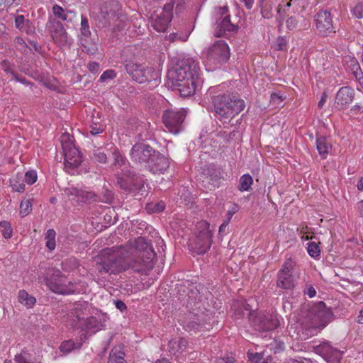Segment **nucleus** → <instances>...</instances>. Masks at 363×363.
Segmentation results:
<instances>
[{
	"mask_svg": "<svg viewBox=\"0 0 363 363\" xmlns=\"http://www.w3.org/2000/svg\"><path fill=\"white\" fill-rule=\"evenodd\" d=\"M155 256L152 246L144 238L139 237L129 247L102 250L94 262L96 270L101 274H116L129 268L145 273L152 268Z\"/></svg>",
	"mask_w": 363,
	"mask_h": 363,
	"instance_id": "nucleus-1",
	"label": "nucleus"
},
{
	"mask_svg": "<svg viewBox=\"0 0 363 363\" xmlns=\"http://www.w3.org/2000/svg\"><path fill=\"white\" fill-rule=\"evenodd\" d=\"M199 63L193 58H186L168 70L167 78L172 86L178 89L181 96L186 97L194 94L199 83Z\"/></svg>",
	"mask_w": 363,
	"mask_h": 363,
	"instance_id": "nucleus-2",
	"label": "nucleus"
},
{
	"mask_svg": "<svg viewBox=\"0 0 363 363\" xmlns=\"http://www.w3.org/2000/svg\"><path fill=\"white\" fill-rule=\"evenodd\" d=\"M223 85L211 88V92L218 93L211 99L216 116L223 123H229L233 118L240 114L245 107V102L236 94L222 91Z\"/></svg>",
	"mask_w": 363,
	"mask_h": 363,
	"instance_id": "nucleus-3",
	"label": "nucleus"
},
{
	"mask_svg": "<svg viewBox=\"0 0 363 363\" xmlns=\"http://www.w3.org/2000/svg\"><path fill=\"white\" fill-rule=\"evenodd\" d=\"M235 315L240 317H247L254 326L257 327L258 330H271L277 328L279 322L275 314H268L263 317H257V314L253 311L250 306L242 303L240 304L236 303L233 305Z\"/></svg>",
	"mask_w": 363,
	"mask_h": 363,
	"instance_id": "nucleus-4",
	"label": "nucleus"
},
{
	"mask_svg": "<svg viewBox=\"0 0 363 363\" xmlns=\"http://www.w3.org/2000/svg\"><path fill=\"white\" fill-rule=\"evenodd\" d=\"M65 157V169L69 174H73L82 163V155L74 144L73 137L67 133H64L60 138Z\"/></svg>",
	"mask_w": 363,
	"mask_h": 363,
	"instance_id": "nucleus-5",
	"label": "nucleus"
},
{
	"mask_svg": "<svg viewBox=\"0 0 363 363\" xmlns=\"http://www.w3.org/2000/svg\"><path fill=\"white\" fill-rule=\"evenodd\" d=\"M44 281L49 289L54 293L69 294L75 291L74 285L59 269H48Z\"/></svg>",
	"mask_w": 363,
	"mask_h": 363,
	"instance_id": "nucleus-6",
	"label": "nucleus"
},
{
	"mask_svg": "<svg viewBox=\"0 0 363 363\" xmlns=\"http://www.w3.org/2000/svg\"><path fill=\"white\" fill-rule=\"evenodd\" d=\"M125 68L127 73L135 82L139 83L153 82L155 86L159 83L160 73L152 67L130 62L125 65Z\"/></svg>",
	"mask_w": 363,
	"mask_h": 363,
	"instance_id": "nucleus-7",
	"label": "nucleus"
},
{
	"mask_svg": "<svg viewBox=\"0 0 363 363\" xmlns=\"http://www.w3.org/2000/svg\"><path fill=\"white\" fill-rule=\"evenodd\" d=\"M332 318L331 310L322 301L313 306L306 316L309 326L315 330H322L331 321Z\"/></svg>",
	"mask_w": 363,
	"mask_h": 363,
	"instance_id": "nucleus-8",
	"label": "nucleus"
},
{
	"mask_svg": "<svg viewBox=\"0 0 363 363\" xmlns=\"http://www.w3.org/2000/svg\"><path fill=\"white\" fill-rule=\"evenodd\" d=\"M198 233L196 238L190 241L189 247L199 255L205 254L212 243V230L206 221H201L197 225Z\"/></svg>",
	"mask_w": 363,
	"mask_h": 363,
	"instance_id": "nucleus-9",
	"label": "nucleus"
},
{
	"mask_svg": "<svg viewBox=\"0 0 363 363\" xmlns=\"http://www.w3.org/2000/svg\"><path fill=\"white\" fill-rule=\"evenodd\" d=\"M230 58V49L223 40H217L206 51V63L218 65L226 62Z\"/></svg>",
	"mask_w": 363,
	"mask_h": 363,
	"instance_id": "nucleus-10",
	"label": "nucleus"
},
{
	"mask_svg": "<svg viewBox=\"0 0 363 363\" xmlns=\"http://www.w3.org/2000/svg\"><path fill=\"white\" fill-rule=\"evenodd\" d=\"M185 115L186 111L183 108L166 110L163 113L162 119L167 130L172 133L177 134L182 129V124Z\"/></svg>",
	"mask_w": 363,
	"mask_h": 363,
	"instance_id": "nucleus-11",
	"label": "nucleus"
},
{
	"mask_svg": "<svg viewBox=\"0 0 363 363\" xmlns=\"http://www.w3.org/2000/svg\"><path fill=\"white\" fill-rule=\"evenodd\" d=\"M101 15L105 21H119L124 23L125 16L121 11V5L116 0H108L104 1L101 7Z\"/></svg>",
	"mask_w": 363,
	"mask_h": 363,
	"instance_id": "nucleus-12",
	"label": "nucleus"
},
{
	"mask_svg": "<svg viewBox=\"0 0 363 363\" xmlns=\"http://www.w3.org/2000/svg\"><path fill=\"white\" fill-rule=\"evenodd\" d=\"M294 263L287 259L279 270L277 279V286L284 289H291L295 286L296 280L292 275Z\"/></svg>",
	"mask_w": 363,
	"mask_h": 363,
	"instance_id": "nucleus-13",
	"label": "nucleus"
},
{
	"mask_svg": "<svg viewBox=\"0 0 363 363\" xmlns=\"http://www.w3.org/2000/svg\"><path fill=\"white\" fill-rule=\"evenodd\" d=\"M155 152L150 145L144 143H138L133 146L130 157L135 162L144 164L145 167L150 163L152 153Z\"/></svg>",
	"mask_w": 363,
	"mask_h": 363,
	"instance_id": "nucleus-14",
	"label": "nucleus"
},
{
	"mask_svg": "<svg viewBox=\"0 0 363 363\" xmlns=\"http://www.w3.org/2000/svg\"><path fill=\"white\" fill-rule=\"evenodd\" d=\"M314 352L321 355L328 363H340L342 353L333 347L328 342H323L314 347Z\"/></svg>",
	"mask_w": 363,
	"mask_h": 363,
	"instance_id": "nucleus-15",
	"label": "nucleus"
},
{
	"mask_svg": "<svg viewBox=\"0 0 363 363\" xmlns=\"http://www.w3.org/2000/svg\"><path fill=\"white\" fill-rule=\"evenodd\" d=\"M147 165L150 171L153 173H164L169 165V160L164 156L160 155L158 152H153L151 160Z\"/></svg>",
	"mask_w": 363,
	"mask_h": 363,
	"instance_id": "nucleus-16",
	"label": "nucleus"
},
{
	"mask_svg": "<svg viewBox=\"0 0 363 363\" xmlns=\"http://www.w3.org/2000/svg\"><path fill=\"white\" fill-rule=\"evenodd\" d=\"M354 96V91L352 89L348 86L342 87L336 94L335 103L337 104L338 108H346L352 102Z\"/></svg>",
	"mask_w": 363,
	"mask_h": 363,
	"instance_id": "nucleus-17",
	"label": "nucleus"
},
{
	"mask_svg": "<svg viewBox=\"0 0 363 363\" xmlns=\"http://www.w3.org/2000/svg\"><path fill=\"white\" fill-rule=\"evenodd\" d=\"M50 28L51 37L53 40L62 45L68 42V37L62 24H52Z\"/></svg>",
	"mask_w": 363,
	"mask_h": 363,
	"instance_id": "nucleus-18",
	"label": "nucleus"
},
{
	"mask_svg": "<svg viewBox=\"0 0 363 363\" xmlns=\"http://www.w3.org/2000/svg\"><path fill=\"white\" fill-rule=\"evenodd\" d=\"M238 30V24H216L214 29V35L216 37L229 38Z\"/></svg>",
	"mask_w": 363,
	"mask_h": 363,
	"instance_id": "nucleus-19",
	"label": "nucleus"
},
{
	"mask_svg": "<svg viewBox=\"0 0 363 363\" xmlns=\"http://www.w3.org/2000/svg\"><path fill=\"white\" fill-rule=\"evenodd\" d=\"M188 341L183 338H174L171 340L168 343V350L173 355H177L182 352L187 347Z\"/></svg>",
	"mask_w": 363,
	"mask_h": 363,
	"instance_id": "nucleus-20",
	"label": "nucleus"
},
{
	"mask_svg": "<svg viewBox=\"0 0 363 363\" xmlns=\"http://www.w3.org/2000/svg\"><path fill=\"white\" fill-rule=\"evenodd\" d=\"M64 191L65 194L71 199H76L77 201H85L91 198L90 193L78 189L74 186L66 188Z\"/></svg>",
	"mask_w": 363,
	"mask_h": 363,
	"instance_id": "nucleus-21",
	"label": "nucleus"
},
{
	"mask_svg": "<svg viewBox=\"0 0 363 363\" xmlns=\"http://www.w3.org/2000/svg\"><path fill=\"white\" fill-rule=\"evenodd\" d=\"M316 147L319 155L323 159H325L331 150L332 146L327 138L321 136L316 138Z\"/></svg>",
	"mask_w": 363,
	"mask_h": 363,
	"instance_id": "nucleus-22",
	"label": "nucleus"
},
{
	"mask_svg": "<svg viewBox=\"0 0 363 363\" xmlns=\"http://www.w3.org/2000/svg\"><path fill=\"white\" fill-rule=\"evenodd\" d=\"M124 355L122 346H115L110 352L108 363H125Z\"/></svg>",
	"mask_w": 363,
	"mask_h": 363,
	"instance_id": "nucleus-23",
	"label": "nucleus"
},
{
	"mask_svg": "<svg viewBox=\"0 0 363 363\" xmlns=\"http://www.w3.org/2000/svg\"><path fill=\"white\" fill-rule=\"evenodd\" d=\"M82 347V342L77 340V342L73 340H68L63 341L60 346V350L64 354H68L72 351L79 350Z\"/></svg>",
	"mask_w": 363,
	"mask_h": 363,
	"instance_id": "nucleus-24",
	"label": "nucleus"
},
{
	"mask_svg": "<svg viewBox=\"0 0 363 363\" xmlns=\"http://www.w3.org/2000/svg\"><path fill=\"white\" fill-rule=\"evenodd\" d=\"M81 46L82 50L89 54V55H94L96 53L98 50L97 45L94 41V39L92 38H83L80 40Z\"/></svg>",
	"mask_w": 363,
	"mask_h": 363,
	"instance_id": "nucleus-25",
	"label": "nucleus"
},
{
	"mask_svg": "<svg viewBox=\"0 0 363 363\" xmlns=\"http://www.w3.org/2000/svg\"><path fill=\"white\" fill-rule=\"evenodd\" d=\"M347 68L350 69L352 74L356 78H360L362 76V72L361 70L358 61L351 57H348L345 60Z\"/></svg>",
	"mask_w": 363,
	"mask_h": 363,
	"instance_id": "nucleus-26",
	"label": "nucleus"
},
{
	"mask_svg": "<svg viewBox=\"0 0 363 363\" xmlns=\"http://www.w3.org/2000/svg\"><path fill=\"white\" fill-rule=\"evenodd\" d=\"M113 157L114 162L113 167L116 168H122V171L124 174H126V169L128 166V161L126 159L118 152V150H115L113 152Z\"/></svg>",
	"mask_w": 363,
	"mask_h": 363,
	"instance_id": "nucleus-27",
	"label": "nucleus"
},
{
	"mask_svg": "<svg viewBox=\"0 0 363 363\" xmlns=\"http://www.w3.org/2000/svg\"><path fill=\"white\" fill-rule=\"evenodd\" d=\"M253 184V179L249 174H245L241 176L239 180L238 189L243 191H250L251 186Z\"/></svg>",
	"mask_w": 363,
	"mask_h": 363,
	"instance_id": "nucleus-28",
	"label": "nucleus"
},
{
	"mask_svg": "<svg viewBox=\"0 0 363 363\" xmlns=\"http://www.w3.org/2000/svg\"><path fill=\"white\" fill-rule=\"evenodd\" d=\"M173 8L174 3L166 4L164 7L162 12L160 13L159 17L164 21V23H171L173 18Z\"/></svg>",
	"mask_w": 363,
	"mask_h": 363,
	"instance_id": "nucleus-29",
	"label": "nucleus"
},
{
	"mask_svg": "<svg viewBox=\"0 0 363 363\" xmlns=\"http://www.w3.org/2000/svg\"><path fill=\"white\" fill-rule=\"evenodd\" d=\"M117 183L121 189L125 190H131L134 185L133 174L129 172V174L126 175V178L118 177Z\"/></svg>",
	"mask_w": 363,
	"mask_h": 363,
	"instance_id": "nucleus-30",
	"label": "nucleus"
},
{
	"mask_svg": "<svg viewBox=\"0 0 363 363\" xmlns=\"http://www.w3.org/2000/svg\"><path fill=\"white\" fill-rule=\"evenodd\" d=\"M92 158L94 161L101 164H106L108 160L106 154L104 152V150L100 147L95 148L93 150Z\"/></svg>",
	"mask_w": 363,
	"mask_h": 363,
	"instance_id": "nucleus-31",
	"label": "nucleus"
},
{
	"mask_svg": "<svg viewBox=\"0 0 363 363\" xmlns=\"http://www.w3.org/2000/svg\"><path fill=\"white\" fill-rule=\"evenodd\" d=\"M55 236L56 233L53 229H49L45 235V244L46 247L50 250H53L55 248Z\"/></svg>",
	"mask_w": 363,
	"mask_h": 363,
	"instance_id": "nucleus-32",
	"label": "nucleus"
},
{
	"mask_svg": "<svg viewBox=\"0 0 363 363\" xmlns=\"http://www.w3.org/2000/svg\"><path fill=\"white\" fill-rule=\"evenodd\" d=\"M217 15L218 17L216 23H231L230 16L229 14L228 8L227 6L219 8V11Z\"/></svg>",
	"mask_w": 363,
	"mask_h": 363,
	"instance_id": "nucleus-33",
	"label": "nucleus"
},
{
	"mask_svg": "<svg viewBox=\"0 0 363 363\" xmlns=\"http://www.w3.org/2000/svg\"><path fill=\"white\" fill-rule=\"evenodd\" d=\"M315 23H332L331 14L327 11H320L315 16Z\"/></svg>",
	"mask_w": 363,
	"mask_h": 363,
	"instance_id": "nucleus-34",
	"label": "nucleus"
},
{
	"mask_svg": "<svg viewBox=\"0 0 363 363\" xmlns=\"http://www.w3.org/2000/svg\"><path fill=\"white\" fill-rule=\"evenodd\" d=\"M308 255L315 259H317L320 257V250L318 245L315 242H311L308 244Z\"/></svg>",
	"mask_w": 363,
	"mask_h": 363,
	"instance_id": "nucleus-35",
	"label": "nucleus"
},
{
	"mask_svg": "<svg viewBox=\"0 0 363 363\" xmlns=\"http://www.w3.org/2000/svg\"><path fill=\"white\" fill-rule=\"evenodd\" d=\"M316 29L323 36L335 32L333 24H316Z\"/></svg>",
	"mask_w": 363,
	"mask_h": 363,
	"instance_id": "nucleus-36",
	"label": "nucleus"
},
{
	"mask_svg": "<svg viewBox=\"0 0 363 363\" xmlns=\"http://www.w3.org/2000/svg\"><path fill=\"white\" fill-rule=\"evenodd\" d=\"M0 228L1 229L2 235L6 238H10L12 235V229L11 225L7 221L0 222Z\"/></svg>",
	"mask_w": 363,
	"mask_h": 363,
	"instance_id": "nucleus-37",
	"label": "nucleus"
},
{
	"mask_svg": "<svg viewBox=\"0 0 363 363\" xmlns=\"http://www.w3.org/2000/svg\"><path fill=\"white\" fill-rule=\"evenodd\" d=\"M38 179V174L35 170L31 169L26 172L24 174V182L28 185L34 184Z\"/></svg>",
	"mask_w": 363,
	"mask_h": 363,
	"instance_id": "nucleus-38",
	"label": "nucleus"
},
{
	"mask_svg": "<svg viewBox=\"0 0 363 363\" xmlns=\"http://www.w3.org/2000/svg\"><path fill=\"white\" fill-rule=\"evenodd\" d=\"M116 77V72L113 69H108L103 72L99 78L100 82H104L108 79H113Z\"/></svg>",
	"mask_w": 363,
	"mask_h": 363,
	"instance_id": "nucleus-39",
	"label": "nucleus"
},
{
	"mask_svg": "<svg viewBox=\"0 0 363 363\" xmlns=\"http://www.w3.org/2000/svg\"><path fill=\"white\" fill-rule=\"evenodd\" d=\"M79 20V15L77 14L72 11L67 10L66 15L62 18V21L72 23V21H78Z\"/></svg>",
	"mask_w": 363,
	"mask_h": 363,
	"instance_id": "nucleus-40",
	"label": "nucleus"
},
{
	"mask_svg": "<svg viewBox=\"0 0 363 363\" xmlns=\"http://www.w3.org/2000/svg\"><path fill=\"white\" fill-rule=\"evenodd\" d=\"M352 14L357 18H363V1L358 2L352 10Z\"/></svg>",
	"mask_w": 363,
	"mask_h": 363,
	"instance_id": "nucleus-41",
	"label": "nucleus"
},
{
	"mask_svg": "<svg viewBox=\"0 0 363 363\" xmlns=\"http://www.w3.org/2000/svg\"><path fill=\"white\" fill-rule=\"evenodd\" d=\"M235 357L231 353H225L216 361V363H234Z\"/></svg>",
	"mask_w": 363,
	"mask_h": 363,
	"instance_id": "nucleus-42",
	"label": "nucleus"
},
{
	"mask_svg": "<svg viewBox=\"0 0 363 363\" xmlns=\"http://www.w3.org/2000/svg\"><path fill=\"white\" fill-rule=\"evenodd\" d=\"M287 40L284 37H279L274 45L277 50H284L286 48Z\"/></svg>",
	"mask_w": 363,
	"mask_h": 363,
	"instance_id": "nucleus-43",
	"label": "nucleus"
},
{
	"mask_svg": "<svg viewBox=\"0 0 363 363\" xmlns=\"http://www.w3.org/2000/svg\"><path fill=\"white\" fill-rule=\"evenodd\" d=\"M104 130V125L102 124H98L93 123L90 125V133L93 135H97L99 133H103Z\"/></svg>",
	"mask_w": 363,
	"mask_h": 363,
	"instance_id": "nucleus-44",
	"label": "nucleus"
},
{
	"mask_svg": "<svg viewBox=\"0 0 363 363\" xmlns=\"http://www.w3.org/2000/svg\"><path fill=\"white\" fill-rule=\"evenodd\" d=\"M81 33L79 35V39L82 40L84 38H91V31L89 24H81Z\"/></svg>",
	"mask_w": 363,
	"mask_h": 363,
	"instance_id": "nucleus-45",
	"label": "nucleus"
},
{
	"mask_svg": "<svg viewBox=\"0 0 363 363\" xmlns=\"http://www.w3.org/2000/svg\"><path fill=\"white\" fill-rule=\"evenodd\" d=\"M52 11L57 18L62 21V18L66 15L67 10L56 4L52 7Z\"/></svg>",
	"mask_w": 363,
	"mask_h": 363,
	"instance_id": "nucleus-46",
	"label": "nucleus"
},
{
	"mask_svg": "<svg viewBox=\"0 0 363 363\" xmlns=\"http://www.w3.org/2000/svg\"><path fill=\"white\" fill-rule=\"evenodd\" d=\"M188 25L189 26L188 28H185L186 34L182 35V34H178V33H172V35L174 36L173 40L175 38H178L179 40H182V41H186L187 40L189 35H190L191 32L194 29V27L191 26L190 24H188ZM170 35H172V34Z\"/></svg>",
	"mask_w": 363,
	"mask_h": 363,
	"instance_id": "nucleus-47",
	"label": "nucleus"
},
{
	"mask_svg": "<svg viewBox=\"0 0 363 363\" xmlns=\"http://www.w3.org/2000/svg\"><path fill=\"white\" fill-rule=\"evenodd\" d=\"M88 327L99 330H101L104 325L101 323L99 324L96 318L91 317L88 320Z\"/></svg>",
	"mask_w": 363,
	"mask_h": 363,
	"instance_id": "nucleus-48",
	"label": "nucleus"
},
{
	"mask_svg": "<svg viewBox=\"0 0 363 363\" xmlns=\"http://www.w3.org/2000/svg\"><path fill=\"white\" fill-rule=\"evenodd\" d=\"M199 326V324L195 320L190 321V320H186L184 322V327L187 330H197Z\"/></svg>",
	"mask_w": 363,
	"mask_h": 363,
	"instance_id": "nucleus-49",
	"label": "nucleus"
},
{
	"mask_svg": "<svg viewBox=\"0 0 363 363\" xmlns=\"http://www.w3.org/2000/svg\"><path fill=\"white\" fill-rule=\"evenodd\" d=\"M11 186L12 189L18 192L23 191V183L20 182V180L16 179H11Z\"/></svg>",
	"mask_w": 363,
	"mask_h": 363,
	"instance_id": "nucleus-50",
	"label": "nucleus"
},
{
	"mask_svg": "<svg viewBox=\"0 0 363 363\" xmlns=\"http://www.w3.org/2000/svg\"><path fill=\"white\" fill-rule=\"evenodd\" d=\"M247 354L251 363H259L263 357L259 353H248Z\"/></svg>",
	"mask_w": 363,
	"mask_h": 363,
	"instance_id": "nucleus-51",
	"label": "nucleus"
},
{
	"mask_svg": "<svg viewBox=\"0 0 363 363\" xmlns=\"http://www.w3.org/2000/svg\"><path fill=\"white\" fill-rule=\"evenodd\" d=\"M24 301H26L25 304L28 306V308L32 307L36 302L35 298L29 296L27 293H24Z\"/></svg>",
	"mask_w": 363,
	"mask_h": 363,
	"instance_id": "nucleus-52",
	"label": "nucleus"
},
{
	"mask_svg": "<svg viewBox=\"0 0 363 363\" xmlns=\"http://www.w3.org/2000/svg\"><path fill=\"white\" fill-rule=\"evenodd\" d=\"M87 68L92 73H96L99 70V64L96 62H90L87 65Z\"/></svg>",
	"mask_w": 363,
	"mask_h": 363,
	"instance_id": "nucleus-53",
	"label": "nucleus"
},
{
	"mask_svg": "<svg viewBox=\"0 0 363 363\" xmlns=\"http://www.w3.org/2000/svg\"><path fill=\"white\" fill-rule=\"evenodd\" d=\"M151 27L158 32H164L167 29L168 24H151Z\"/></svg>",
	"mask_w": 363,
	"mask_h": 363,
	"instance_id": "nucleus-54",
	"label": "nucleus"
},
{
	"mask_svg": "<svg viewBox=\"0 0 363 363\" xmlns=\"http://www.w3.org/2000/svg\"><path fill=\"white\" fill-rule=\"evenodd\" d=\"M114 303L116 308L120 310L121 311H123L126 309V305L123 301L118 300L115 301Z\"/></svg>",
	"mask_w": 363,
	"mask_h": 363,
	"instance_id": "nucleus-55",
	"label": "nucleus"
},
{
	"mask_svg": "<svg viewBox=\"0 0 363 363\" xmlns=\"http://www.w3.org/2000/svg\"><path fill=\"white\" fill-rule=\"evenodd\" d=\"M304 294L308 295L310 298H313L316 294V291L313 286H309L307 288V289L304 291Z\"/></svg>",
	"mask_w": 363,
	"mask_h": 363,
	"instance_id": "nucleus-56",
	"label": "nucleus"
},
{
	"mask_svg": "<svg viewBox=\"0 0 363 363\" xmlns=\"http://www.w3.org/2000/svg\"><path fill=\"white\" fill-rule=\"evenodd\" d=\"M240 2L243 3L247 9H251L254 4V0H240Z\"/></svg>",
	"mask_w": 363,
	"mask_h": 363,
	"instance_id": "nucleus-57",
	"label": "nucleus"
},
{
	"mask_svg": "<svg viewBox=\"0 0 363 363\" xmlns=\"http://www.w3.org/2000/svg\"><path fill=\"white\" fill-rule=\"evenodd\" d=\"M165 208L164 203L162 201L159 202L155 206V211L157 212L162 211Z\"/></svg>",
	"mask_w": 363,
	"mask_h": 363,
	"instance_id": "nucleus-58",
	"label": "nucleus"
},
{
	"mask_svg": "<svg viewBox=\"0 0 363 363\" xmlns=\"http://www.w3.org/2000/svg\"><path fill=\"white\" fill-rule=\"evenodd\" d=\"M326 99H327V95L325 93H323V96L320 99V100L318 102V106L319 108H322L323 106H324L325 101H326Z\"/></svg>",
	"mask_w": 363,
	"mask_h": 363,
	"instance_id": "nucleus-59",
	"label": "nucleus"
},
{
	"mask_svg": "<svg viewBox=\"0 0 363 363\" xmlns=\"http://www.w3.org/2000/svg\"><path fill=\"white\" fill-rule=\"evenodd\" d=\"M271 99L274 101H276L278 100L280 101H282L284 100V98L281 96H279V94H277V93L272 94Z\"/></svg>",
	"mask_w": 363,
	"mask_h": 363,
	"instance_id": "nucleus-60",
	"label": "nucleus"
},
{
	"mask_svg": "<svg viewBox=\"0 0 363 363\" xmlns=\"http://www.w3.org/2000/svg\"><path fill=\"white\" fill-rule=\"evenodd\" d=\"M237 208H238L237 206H235L232 209H230L228 211L227 214L228 216V221L231 219L232 216L235 213V212L237 211Z\"/></svg>",
	"mask_w": 363,
	"mask_h": 363,
	"instance_id": "nucleus-61",
	"label": "nucleus"
},
{
	"mask_svg": "<svg viewBox=\"0 0 363 363\" xmlns=\"http://www.w3.org/2000/svg\"><path fill=\"white\" fill-rule=\"evenodd\" d=\"M31 202L30 200H28L27 202H26V207L24 208V214H28L31 212Z\"/></svg>",
	"mask_w": 363,
	"mask_h": 363,
	"instance_id": "nucleus-62",
	"label": "nucleus"
},
{
	"mask_svg": "<svg viewBox=\"0 0 363 363\" xmlns=\"http://www.w3.org/2000/svg\"><path fill=\"white\" fill-rule=\"evenodd\" d=\"M357 208L359 210V216L363 217V200L357 203Z\"/></svg>",
	"mask_w": 363,
	"mask_h": 363,
	"instance_id": "nucleus-63",
	"label": "nucleus"
},
{
	"mask_svg": "<svg viewBox=\"0 0 363 363\" xmlns=\"http://www.w3.org/2000/svg\"><path fill=\"white\" fill-rule=\"evenodd\" d=\"M357 187L359 191H363V178L362 177L358 180Z\"/></svg>",
	"mask_w": 363,
	"mask_h": 363,
	"instance_id": "nucleus-64",
	"label": "nucleus"
}]
</instances>
